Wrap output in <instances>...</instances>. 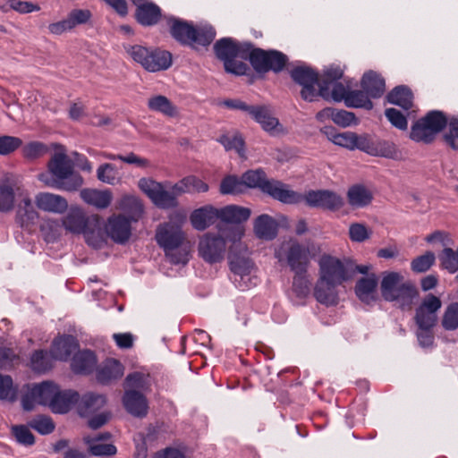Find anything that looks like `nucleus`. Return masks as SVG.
<instances>
[{"mask_svg":"<svg viewBox=\"0 0 458 458\" xmlns=\"http://www.w3.org/2000/svg\"><path fill=\"white\" fill-rule=\"evenodd\" d=\"M64 229L74 234L82 233L89 245L98 249L103 244L101 218L98 216H87L78 207H71L63 217Z\"/></svg>","mask_w":458,"mask_h":458,"instance_id":"7ed1b4c3","label":"nucleus"},{"mask_svg":"<svg viewBox=\"0 0 458 458\" xmlns=\"http://www.w3.org/2000/svg\"><path fill=\"white\" fill-rule=\"evenodd\" d=\"M47 170L52 178L40 174V181L46 185L66 191H75L83 184V178L73 170L72 160L64 152L55 153L47 164Z\"/></svg>","mask_w":458,"mask_h":458,"instance_id":"f03ea898","label":"nucleus"},{"mask_svg":"<svg viewBox=\"0 0 458 458\" xmlns=\"http://www.w3.org/2000/svg\"><path fill=\"white\" fill-rule=\"evenodd\" d=\"M97 361L95 352L86 349L79 351L73 355L71 368L75 374L89 375L96 368Z\"/></svg>","mask_w":458,"mask_h":458,"instance_id":"a878e982","label":"nucleus"},{"mask_svg":"<svg viewBox=\"0 0 458 458\" xmlns=\"http://www.w3.org/2000/svg\"><path fill=\"white\" fill-rule=\"evenodd\" d=\"M403 276L397 272H389L384 276L380 284L382 297L385 301L393 299V294L397 291L401 284Z\"/></svg>","mask_w":458,"mask_h":458,"instance_id":"de8ad7c7","label":"nucleus"},{"mask_svg":"<svg viewBox=\"0 0 458 458\" xmlns=\"http://www.w3.org/2000/svg\"><path fill=\"white\" fill-rule=\"evenodd\" d=\"M138 185L157 207L163 209L176 208L179 205L178 197L183 194L175 189V183L172 186L168 183L163 185L150 178H141Z\"/></svg>","mask_w":458,"mask_h":458,"instance_id":"0eeeda50","label":"nucleus"},{"mask_svg":"<svg viewBox=\"0 0 458 458\" xmlns=\"http://www.w3.org/2000/svg\"><path fill=\"white\" fill-rule=\"evenodd\" d=\"M175 189L179 192H207L209 189L208 183L194 175L182 178L175 183Z\"/></svg>","mask_w":458,"mask_h":458,"instance_id":"a18cd8bd","label":"nucleus"},{"mask_svg":"<svg viewBox=\"0 0 458 458\" xmlns=\"http://www.w3.org/2000/svg\"><path fill=\"white\" fill-rule=\"evenodd\" d=\"M216 56L223 61L226 72L234 75H250L252 72L247 64L237 61L236 40L232 38H222L214 44Z\"/></svg>","mask_w":458,"mask_h":458,"instance_id":"6e6552de","label":"nucleus"},{"mask_svg":"<svg viewBox=\"0 0 458 458\" xmlns=\"http://www.w3.org/2000/svg\"><path fill=\"white\" fill-rule=\"evenodd\" d=\"M324 132L326 133L327 138L335 145L352 150V146L356 139L355 132L345 131L339 133L333 127H325Z\"/></svg>","mask_w":458,"mask_h":458,"instance_id":"09e8293b","label":"nucleus"},{"mask_svg":"<svg viewBox=\"0 0 458 458\" xmlns=\"http://www.w3.org/2000/svg\"><path fill=\"white\" fill-rule=\"evenodd\" d=\"M254 71L259 74H265L270 71L279 73L284 70L289 59L285 54L279 50L260 48L254 55Z\"/></svg>","mask_w":458,"mask_h":458,"instance_id":"f8f14e48","label":"nucleus"},{"mask_svg":"<svg viewBox=\"0 0 458 458\" xmlns=\"http://www.w3.org/2000/svg\"><path fill=\"white\" fill-rule=\"evenodd\" d=\"M275 257L279 262L285 260L293 272L307 271L308 269L309 250L297 241L283 243L276 250Z\"/></svg>","mask_w":458,"mask_h":458,"instance_id":"9d476101","label":"nucleus"},{"mask_svg":"<svg viewBox=\"0 0 458 458\" xmlns=\"http://www.w3.org/2000/svg\"><path fill=\"white\" fill-rule=\"evenodd\" d=\"M419 296V291L411 282H405L398 286L397 291L393 294V299L387 301H396L403 310L411 309L414 300Z\"/></svg>","mask_w":458,"mask_h":458,"instance_id":"7c9ffc66","label":"nucleus"},{"mask_svg":"<svg viewBox=\"0 0 458 458\" xmlns=\"http://www.w3.org/2000/svg\"><path fill=\"white\" fill-rule=\"evenodd\" d=\"M226 241L221 235L206 233L199 243V254L208 263L214 264L224 259Z\"/></svg>","mask_w":458,"mask_h":458,"instance_id":"4468645a","label":"nucleus"},{"mask_svg":"<svg viewBox=\"0 0 458 458\" xmlns=\"http://www.w3.org/2000/svg\"><path fill=\"white\" fill-rule=\"evenodd\" d=\"M331 118L332 121L343 127L350 126L355 121V114L346 110H338L332 107H327L317 114V118Z\"/></svg>","mask_w":458,"mask_h":458,"instance_id":"ea45409f","label":"nucleus"},{"mask_svg":"<svg viewBox=\"0 0 458 458\" xmlns=\"http://www.w3.org/2000/svg\"><path fill=\"white\" fill-rule=\"evenodd\" d=\"M360 87L371 98H379L386 91V81L381 74L370 70L363 74Z\"/></svg>","mask_w":458,"mask_h":458,"instance_id":"bb28decb","label":"nucleus"},{"mask_svg":"<svg viewBox=\"0 0 458 458\" xmlns=\"http://www.w3.org/2000/svg\"><path fill=\"white\" fill-rule=\"evenodd\" d=\"M106 403V397L104 394L89 392L77 403V411L81 417H89L102 409Z\"/></svg>","mask_w":458,"mask_h":458,"instance_id":"5701e85b","label":"nucleus"},{"mask_svg":"<svg viewBox=\"0 0 458 458\" xmlns=\"http://www.w3.org/2000/svg\"><path fill=\"white\" fill-rule=\"evenodd\" d=\"M259 47H255L250 42L236 41V57L248 60L252 68L255 67L254 55L259 51Z\"/></svg>","mask_w":458,"mask_h":458,"instance_id":"bf43d9fd","label":"nucleus"},{"mask_svg":"<svg viewBox=\"0 0 458 458\" xmlns=\"http://www.w3.org/2000/svg\"><path fill=\"white\" fill-rule=\"evenodd\" d=\"M444 140L452 149L458 150V116L450 118Z\"/></svg>","mask_w":458,"mask_h":458,"instance_id":"774afa93","label":"nucleus"},{"mask_svg":"<svg viewBox=\"0 0 458 458\" xmlns=\"http://www.w3.org/2000/svg\"><path fill=\"white\" fill-rule=\"evenodd\" d=\"M442 306L441 300L436 295L428 294L416 309L414 320L419 329H433L437 322V312Z\"/></svg>","mask_w":458,"mask_h":458,"instance_id":"ddd939ff","label":"nucleus"},{"mask_svg":"<svg viewBox=\"0 0 458 458\" xmlns=\"http://www.w3.org/2000/svg\"><path fill=\"white\" fill-rule=\"evenodd\" d=\"M53 360L50 352L36 350L30 356V367L35 372L46 373L53 368Z\"/></svg>","mask_w":458,"mask_h":458,"instance_id":"37998d69","label":"nucleus"},{"mask_svg":"<svg viewBox=\"0 0 458 458\" xmlns=\"http://www.w3.org/2000/svg\"><path fill=\"white\" fill-rule=\"evenodd\" d=\"M56 387L57 384L49 380L33 385V394L38 396V404L47 406L52 411Z\"/></svg>","mask_w":458,"mask_h":458,"instance_id":"58836bf2","label":"nucleus"},{"mask_svg":"<svg viewBox=\"0 0 458 458\" xmlns=\"http://www.w3.org/2000/svg\"><path fill=\"white\" fill-rule=\"evenodd\" d=\"M80 400V394L72 389H61L57 385L56 391L52 400V412L65 414L69 412Z\"/></svg>","mask_w":458,"mask_h":458,"instance_id":"412c9836","label":"nucleus"},{"mask_svg":"<svg viewBox=\"0 0 458 458\" xmlns=\"http://www.w3.org/2000/svg\"><path fill=\"white\" fill-rule=\"evenodd\" d=\"M251 211L248 208L227 205L224 208H218L219 219L226 224L239 225L246 222L250 216Z\"/></svg>","mask_w":458,"mask_h":458,"instance_id":"c756f323","label":"nucleus"},{"mask_svg":"<svg viewBox=\"0 0 458 458\" xmlns=\"http://www.w3.org/2000/svg\"><path fill=\"white\" fill-rule=\"evenodd\" d=\"M242 179L239 180L234 175L225 176L220 183V192L222 194H238L242 191Z\"/></svg>","mask_w":458,"mask_h":458,"instance_id":"052dcab7","label":"nucleus"},{"mask_svg":"<svg viewBox=\"0 0 458 458\" xmlns=\"http://www.w3.org/2000/svg\"><path fill=\"white\" fill-rule=\"evenodd\" d=\"M148 107L168 117L177 115V107L165 96L157 95L148 100Z\"/></svg>","mask_w":458,"mask_h":458,"instance_id":"79ce46f5","label":"nucleus"},{"mask_svg":"<svg viewBox=\"0 0 458 458\" xmlns=\"http://www.w3.org/2000/svg\"><path fill=\"white\" fill-rule=\"evenodd\" d=\"M167 24L170 35L176 42L195 51L208 47L216 35L211 25L194 26L192 22L176 17H170Z\"/></svg>","mask_w":458,"mask_h":458,"instance_id":"f257e3e1","label":"nucleus"},{"mask_svg":"<svg viewBox=\"0 0 458 458\" xmlns=\"http://www.w3.org/2000/svg\"><path fill=\"white\" fill-rule=\"evenodd\" d=\"M297 196L294 202H284V204H299L305 201L310 208H321L331 212L341 209L344 201V199L335 191L329 190H310L305 194L294 191Z\"/></svg>","mask_w":458,"mask_h":458,"instance_id":"1a4fd4ad","label":"nucleus"},{"mask_svg":"<svg viewBox=\"0 0 458 458\" xmlns=\"http://www.w3.org/2000/svg\"><path fill=\"white\" fill-rule=\"evenodd\" d=\"M67 19L71 25L72 30L80 25L88 23L91 18L92 13L87 9H73L67 14Z\"/></svg>","mask_w":458,"mask_h":458,"instance_id":"0e129e2a","label":"nucleus"},{"mask_svg":"<svg viewBox=\"0 0 458 458\" xmlns=\"http://www.w3.org/2000/svg\"><path fill=\"white\" fill-rule=\"evenodd\" d=\"M38 215L34 209L31 200L30 199H23V207H21L16 215V221L21 227H29L34 225L38 219Z\"/></svg>","mask_w":458,"mask_h":458,"instance_id":"8fccbe9b","label":"nucleus"},{"mask_svg":"<svg viewBox=\"0 0 458 458\" xmlns=\"http://www.w3.org/2000/svg\"><path fill=\"white\" fill-rule=\"evenodd\" d=\"M35 202L39 209L56 214L65 212L68 208L67 200L64 197L49 192L38 193Z\"/></svg>","mask_w":458,"mask_h":458,"instance_id":"393cba45","label":"nucleus"},{"mask_svg":"<svg viewBox=\"0 0 458 458\" xmlns=\"http://www.w3.org/2000/svg\"><path fill=\"white\" fill-rule=\"evenodd\" d=\"M385 115L390 123L395 128L405 131L408 128L406 116L398 109L390 107L385 110Z\"/></svg>","mask_w":458,"mask_h":458,"instance_id":"69168bd1","label":"nucleus"},{"mask_svg":"<svg viewBox=\"0 0 458 458\" xmlns=\"http://www.w3.org/2000/svg\"><path fill=\"white\" fill-rule=\"evenodd\" d=\"M124 367L116 359H106L97 369L96 377L102 385H109L123 376Z\"/></svg>","mask_w":458,"mask_h":458,"instance_id":"4be33fe9","label":"nucleus"},{"mask_svg":"<svg viewBox=\"0 0 458 458\" xmlns=\"http://www.w3.org/2000/svg\"><path fill=\"white\" fill-rule=\"evenodd\" d=\"M344 76V70L335 64L327 67L318 81V94L319 97H327L328 95V86L338 82Z\"/></svg>","mask_w":458,"mask_h":458,"instance_id":"e433bc0d","label":"nucleus"},{"mask_svg":"<svg viewBox=\"0 0 458 458\" xmlns=\"http://www.w3.org/2000/svg\"><path fill=\"white\" fill-rule=\"evenodd\" d=\"M349 278L347 268L340 259L331 256L321 258L318 280L329 281L340 285Z\"/></svg>","mask_w":458,"mask_h":458,"instance_id":"dca6fc26","label":"nucleus"},{"mask_svg":"<svg viewBox=\"0 0 458 458\" xmlns=\"http://www.w3.org/2000/svg\"><path fill=\"white\" fill-rule=\"evenodd\" d=\"M119 208L127 214L126 217L130 219L131 223L139 221L144 212L141 200L131 195L123 196L121 199Z\"/></svg>","mask_w":458,"mask_h":458,"instance_id":"4c0bfd02","label":"nucleus"},{"mask_svg":"<svg viewBox=\"0 0 458 458\" xmlns=\"http://www.w3.org/2000/svg\"><path fill=\"white\" fill-rule=\"evenodd\" d=\"M278 224L269 215L259 216L254 222V232L258 238L263 240H273L276 237Z\"/></svg>","mask_w":458,"mask_h":458,"instance_id":"2f4dec72","label":"nucleus"},{"mask_svg":"<svg viewBox=\"0 0 458 458\" xmlns=\"http://www.w3.org/2000/svg\"><path fill=\"white\" fill-rule=\"evenodd\" d=\"M14 205L13 185L4 181L0 185V211H10Z\"/></svg>","mask_w":458,"mask_h":458,"instance_id":"603ef678","label":"nucleus"},{"mask_svg":"<svg viewBox=\"0 0 458 458\" xmlns=\"http://www.w3.org/2000/svg\"><path fill=\"white\" fill-rule=\"evenodd\" d=\"M250 117L259 123L262 129L271 135L276 134L280 126L277 118L271 115L268 108L265 106H255L251 110Z\"/></svg>","mask_w":458,"mask_h":458,"instance_id":"c85d7f7f","label":"nucleus"},{"mask_svg":"<svg viewBox=\"0 0 458 458\" xmlns=\"http://www.w3.org/2000/svg\"><path fill=\"white\" fill-rule=\"evenodd\" d=\"M438 259L442 269L448 271L450 274H454L458 271V256L452 248H444L438 255Z\"/></svg>","mask_w":458,"mask_h":458,"instance_id":"3c124183","label":"nucleus"},{"mask_svg":"<svg viewBox=\"0 0 458 458\" xmlns=\"http://www.w3.org/2000/svg\"><path fill=\"white\" fill-rule=\"evenodd\" d=\"M151 381L149 374L134 371L126 376L124 380L125 390L148 391Z\"/></svg>","mask_w":458,"mask_h":458,"instance_id":"c03bdc74","label":"nucleus"},{"mask_svg":"<svg viewBox=\"0 0 458 458\" xmlns=\"http://www.w3.org/2000/svg\"><path fill=\"white\" fill-rule=\"evenodd\" d=\"M293 290L299 297H306L310 293V281L307 271H294Z\"/></svg>","mask_w":458,"mask_h":458,"instance_id":"6e6d98bb","label":"nucleus"},{"mask_svg":"<svg viewBox=\"0 0 458 458\" xmlns=\"http://www.w3.org/2000/svg\"><path fill=\"white\" fill-rule=\"evenodd\" d=\"M436 261L435 253L428 250L423 255L418 256L411 262V269L414 273L427 272Z\"/></svg>","mask_w":458,"mask_h":458,"instance_id":"864d4df0","label":"nucleus"},{"mask_svg":"<svg viewBox=\"0 0 458 458\" xmlns=\"http://www.w3.org/2000/svg\"><path fill=\"white\" fill-rule=\"evenodd\" d=\"M243 185L249 188H258L262 192L269 195L274 199L282 203L294 202L298 195L289 189L284 182L267 179L262 169L248 170L242 175Z\"/></svg>","mask_w":458,"mask_h":458,"instance_id":"20e7f679","label":"nucleus"},{"mask_svg":"<svg viewBox=\"0 0 458 458\" xmlns=\"http://www.w3.org/2000/svg\"><path fill=\"white\" fill-rule=\"evenodd\" d=\"M441 324L447 331H454L458 328V302H452L446 307Z\"/></svg>","mask_w":458,"mask_h":458,"instance_id":"5fc2aeb1","label":"nucleus"},{"mask_svg":"<svg viewBox=\"0 0 458 458\" xmlns=\"http://www.w3.org/2000/svg\"><path fill=\"white\" fill-rule=\"evenodd\" d=\"M372 232L360 223H353L349 227V237L352 242H362L370 238Z\"/></svg>","mask_w":458,"mask_h":458,"instance_id":"338daca9","label":"nucleus"},{"mask_svg":"<svg viewBox=\"0 0 458 458\" xmlns=\"http://www.w3.org/2000/svg\"><path fill=\"white\" fill-rule=\"evenodd\" d=\"M219 141L225 147L226 150L234 149L236 152L242 157L244 154L245 142L242 137L239 134L233 136L223 135L220 137Z\"/></svg>","mask_w":458,"mask_h":458,"instance_id":"680f3d73","label":"nucleus"},{"mask_svg":"<svg viewBox=\"0 0 458 458\" xmlns=\"http://www.w3.org/2000/svg\"><path fill=\"white\" fill-rule=\"evenodd\" d=\"M16 396L17 389L13 386L12 377L0 374V400L13 402Z\"/></svg>","mask_w":458,"mask_h":458,"instance_id":"4d7b16f0","label":"nucleus"},{"mask_svg":"<svg viewBox=\"0 0 458 458\" xmlns=\"http://www.w3.org/2000/svg\"><path fill=\"white\" fill-rule=\"evenodd\" d=\"M80 196L87 204L98 208H106L112 201V194L107 190L83 189L81 191Z\"/></svg>","mask_w":458,"mask_h":458,"instance_id":"f704fd0d","label":"nucleus"},{"mask_svg":"<svg viewBox=\"0 0 458 458\" xmlns=\"http://www.w3.org/2000/svg\"><path fill=\"white\" fill-rule=\"evenodd\" d=\"M370 98H371L363 89L349 90L344 104L348 107L371 110L373 108V103Z\"/></svg>","mask_w":458,"mask_h":458,"instance_id":"49530a36","label":"nucleus"},{"mask_svg":"<svg viewBox=\"0 0 458 458\" xmlns=\"http://www.w3.org/2000/svg\"><path fill=\"white\" fill-rule=\"evenodd\" d=\"M0 9L4 13L15 11L19 13H29L40 10V7L38 4H34L31 2H5L0 5Z\"/></svg>","mask_w":458,"mask_h":458,"instance_id":"e2e57ef3","label":"nucleus"},{"mask_svg":"<svg viewBox=\"0 0 458 458\" xmlns=\"http://www.w3.org/2000/svg\"><path fill=\"white\" fill-rule=\"evenodd\" d=\"M347 199L352 207L363 208L371 202L373 197L371 192L365 186L356 184L349 188Z\"/></svg>","mask_w":458,"mask_h":458,"instance_id":"a19ab883","label":"nucleus"},{"mask_svg":"<svg viewBox=\"0 0 458 458\" xmlns=\"http://www.w3.org/2000/svg\"><path fill=\"white\" fill-rule=\"evenodd\" d=\"M377 285V280L375 275L368 277H361L355 285V293L357 297L365 303L375 301V293Z\"/></svg>","mask_w":458,"mask_h":458,"instance_id":"72a5a7b5","label":"nucleus"},{"mask_svg":"<svg viewBox=\"0 0 458 458\" xmlns=\"http://www.w3.org/2000/svg\"><path fill=\"white\" fill-rule=\"evenodd\" d=\"M155 238L157 244L168 256L169 251L176 250L182 244L185 236L180 226L172 223H165L157 228Z\"/></svg>","mask_w":458,"mask_h":458,"instance_id":"2eb2a0df","label":"nucleus"},{"mask_svg":"<svg viewBox=\"0 0 458 458\" xmlns=\"http://www.w3.org/2000/svg\"><path fill=\"white\" fill-rule=\"evenodd\" d=\"M218 217V208L206 205L192 211L190 221L194 229L204 231L213 225Z\"/></svg>","mask_w":458,"mask_h":458,"instance_id":"b1692460","label":"nucleus"},{"mask_svg":"<svg viewBox=\"0 0 458 458\" xmlns=\"http://www.w3.org/2000/svg\"><path fill=\"white\" fill-rule=\"evenodd\" d=\"M123 404L125 410L132 416L143 418L148 410L146 396L137 390H125L123 395Z\"/></svg>","mask_w":458,"mask_h":458,"instance_id":"aec40b11","label":"nucleus"},{"mask_svg":"<svg viewBox=\"0 0 458 458\" xmlns=\"http://www.w3.org/2000/svg\"><path fill=\"white\" fill-rule=\"evenodd\" d=\"M412 99L411 90L404 85L396 86L386 95L388 103L399 106L404 110L411 108Z\"/></svg>","mask_w":458,"mask_h":458,"instance_id":"c9c22d12","label":"nucleus"},{"mask_svg":"<svg viewBox=\"0 0 458 458\" xmlns=\"http://www.w3.org/2000/svg\"><path fill=\"white\" fill-rule=\"evenodd\" d=\"M135 17L143 26L157 24L161 18V9L153 2H144L137 6Z\"/></svg>","mask_w":458,"mask_h":458,"instance_id":"473e14b6","label":"nucleus"},{"mask_svg":"<svg viewBox=\"0 0 458 458\" xmlns=\"http://www.w3.org/2000/svg\"><path fill=\"white\" fill-rule=\"evenodd\" d=\"M79 348L78 340L71 335H63L55 337L50 347L52 358L56 360L66 361Z\"/></svg>","mask_w":458,"mask_h":458,"instance_id":"6ab92c4d","label":"nucleus"},{"mask_svg":"<svg viewBox=\"0 0 458 458\" xmlns=\"http://www.w3.org/2000/svg\"><path fill=\"white\" fill-rule=\"evenodd\" d=\"M124 49L133 61L148 72L165 71L172 65V54L169 51L140 45H128Z\"/></svg>","mask_w":458,"mask_h":458,"instance_id":"39448f33","label":"nucleus"},{"mask_svg":"<svg viewBox=\"0 0 458 458\" xmlns=\"http://www.w3.org/2000/svg\"><path fill=\"white\" fill-rule=\"evenodd\" d=\"M233 234L231 240L233 242V244L230 247L228 253L230 269L233 274L239 275L243 278V276L250 274L253 263L250 259L233 253V248L241 245L240 240L243 233L236 229L233 232Z\"/></svg>","mask_w":458,"mask_h":458,"instance_id":"a211bd4d","label":"nucleus"},{"mask_svg":"<svg viewBox=\"0 0 458 458\" xmlns=\"http://www.w3.org/2000/svg\"><path fill=\"white\" fill-rule=\"evenodd\" d=\"M449 120L443 111L431 110L411 125L410 138L416 142L429 144L445 129Z\"/></svg>","mask_w":458,"mask_h":458,"instance_id":"423d86ee","label":"nucleus"},{"mask_svg":"<svg viewBox=\"0 0 458 458\" xmlns=\"http://www.w3.org/2000/svg\"><path fill=\"white\" fill-rule=\"evenodd\" d=\"M339 284L326 282L323 280H318L316 283L314 288V297L315 299L321 304L326 306H335L338 304V293L336 291V287Z\"/></svg>","mask_w":458,"mask_h":458,"instance_id":"cd10ccee","label":"nucleus"},{"mask_svg":"<svg viewBox=\"0 0 458 458\" xmlns=\"http://www.w3.org/2000/svg\"><path fill=\"white\" fill-rule=\"evenodd\" d=\"M105 230L114 242L124 244L131 235V222L124 215H113L108 217Z\"/></svg>","mask_w":458,"mask_h":458,"instance_id":"f3484780","label":"nucleus"},{"mask_svg":"<svg viewBox=\"0 0 458 458\" xmlns=\"http://www.w3.org/2000/svg\"><path fill=\"white\" fill-rule=\"evenodd\" d=\"M118 172L114 165L110 163H106L101 165L97 170V177L98 179L105 183L114 185L118 181L117 177Z\"/></svg>","mask_w":458,"mask_h":458,"instance_id":"13d9d810","label":"nucleus"},{"mask_svg":"<svg viewBox=\"0 0 458 458\" xmlns=\"http://www.w3.org/2000/svg\"><path fill=\"white\" fill-rule=\"evenodd\" d=\"M291 78L294 82L302 87L301 98L306 101H315L319 97L316 85L318 86V72L310 66L300 65L293 68L290 72Z\"/></svg>","mask_w":458,"mask_h":458,"instance_id":"9b49d317","label":"nucleus"}]
</instances>
